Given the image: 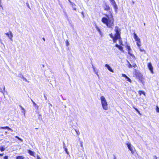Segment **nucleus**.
Masks as SVG:
<instances>
[{
	"label": "nucleus",
	"instance_id": "44",
	"mask_svg": "<svg viewBox=\"0 0 159 159\" xmlns=\"http://www.w3.org/2000/svg\"><path fill=\"white\" fill-rule=\"evenodd\" d=\"M110 1L112 2H114L115 1L114 0H110Z\"/></svg>",
	"mask_w": 159,
	"mask_h": 159
},
{
	"label": "nucleus",
	"instance_id": "38",
	"mask_svg": "<svg viewBox=\"0 0 159 159\" xmlns=\"http://www.w3.org/2000/svg\"><path fill=\"white\" fill-rule=\"evenodd\" d=\"M63 148H66V146L65 144L64 143V142L63 143Z\"/></svg>",
	"mask_w": 159,
	"mask_h": 159
},
{
	"label": "nucleus",
	"instance_id": "37",
	"mask_svg": "<svg viewBox=\"0 0 159 159\" xmlns=\"http://www.w3.org/2000/svg\"><path fill=\"white\" fill-rule=\"evenodd\" d=\"M132 67L135 68L136 67V65L135 64H133L132 65Z\"/></svg>",
	"mask_w": 159,
	"mask_h": 159
},
{
	"label": "nucleus",
	"instance_id": "13",
	"mask_svg": "<svg viewBox=\"0 0 159 159\" xmlns=\"http://www.w3.org/2000/svg\"><path fill=\"white\" fill-rule=\"evenodd\" d=\"M31 100L34 104V106L36 108V109H38L39 107L38 106V105L35 103V102L32 99H31Z\"/></svg>",
	"mask_w": 159,
	"mask_h": 159
},
{
	"label": "nucleus",
	"instance_id": "4",
	"mask_svg": "<svg viewBox=\"0 0 159 159\" xmlns=\"http://www.w3.org/2000/svg\"><path fill=\"white\" fill-rule=\"evenodd\" d=\"M126 145L129 149V150L131 152V153L133 154L134 151V147L129 142H127L126 143Z\"/></svg>",
	"mask_w": 159,
	"mask_h": 159
},
{
	"label": "nucleus",
	"instance_id": "47",
	"mask_svg": "<svg viewBox=\"0 0 159 159\" xmlns=\"http://www.w3.org/2000/svg\"><path fill=\"white\" fill-rule=\"evenodd\" d=\"M15 138L17 139H18L19 137L17 136H16Z\"/></svg>",
	"mask_w": 159,
	"mask_h": 159
},
{
	"label": "nucleus",
	"instance_id": "11",
	"mask_svg": "<svg viewBox=\"0 0 159 159\" xmlns=\"http://www.w3.org/2000/svg\"><path fill=\"white\" fill-rule=\"evenodd\" d=\"M0 129H8V130H10L11 131H12L13 130L11 129L10 128H9L8 126H6V127H1L0 128Z\"/></svg>",
	"mask_w": 159,
	"mask_h": 159
},
{
	"label": "nucleus",
	"instance_id": "23",
	"mask_svg": "<svg viewBox=\"0 0 159 159\" xmlns=\"http://www.w3.org/2000/svg\"><path fill=\"white\" fill-rule=\"evenodd\" d=\"M119 39V43L120 45H123L122 42V40L121 39V38L120 37V39Z\"/></svg>",
	"mask_w": 159,
	"mask_h": 159
},
{
	"label": "nucleus",
	"instance_id": "41",
	"mask_svg": "<svg viewBox=\"0 0 159 159\" xmlns=\"http://www.w3.org/2000/svg\"><path fill=\"white\" fill-rule=\"evenodd\" d=\"M1 0H0V7H1V9H3V7H2V5L1 4Z\"/></svg>",
	"mask_w": 159,
	"mask_h": 159
},
{
	"label": "nucleus",
	"instance_id": "5",
	"mask_svg": "<svg viewBox=\"0 0 159 159\" xmlns=\"http://www.w3.org/2000/svg\"><path fill=\"white\" fill-rule=\"evenodd\" d=\"M9 33H6L5 34L7 35L9 39L13 41L12 38L13 37V35L11 31L9 32Z\"/></svg>",
	"mask_w": 159,
	"mask_h": 159
},
{
	"label": "nucleus",
	"instance_id": "19",
	"mask_svg": "<svg viewBox=\"0 0 159 159\" xmlns=\"http://www.w3.org/2000/svg\"><path fill=\"white\" fill-rule=\"evenodd\" d=\"M0 150L1 152H3L5 150V148L3 147H1L0 148Z\"/></svg>",
	"mask_w": 159,
	"mask_h": 159
},
{
	"label": "nucleus",
	"instance_id": "49",
	"mask_svg": "<svg viewBox=\"0 0 159 159\" xmlns=\"http://www.w3.org/2000/svg\"><path fill=\"white\" fill-rule=\"evenodd\" d=\"M43 39L44 41H45V39L44 38H43Z\"/></svg>",
	"mask_w": 159,
	"mask_h": 159
},
{
	"label": "nucleus",
	"instance_id": "51",
	"mask_svg": "<svg viewBox=\"0 0 159 159\" xmlns=\"http://www.w3.org/2000/svg\"><path fill=\"white\" fill-rule=\"evenodd\" d=\"M5 134H6L7 133V132L6 131V132H5Z\"/></svg>",
	"mask_w": 159,
	"mask_h": 159
},
{
	"label": "nucleus",
	"instance_id": "10",
	"mask_svg": "<svg viewBox=\"0 0 159 159\" xmlns=\"http://www.w3.org/2000/svg\"><path fill=\"white\" fill-rule=\"evenodd\" d=\"M105 66L106 67L108 70L111 72H113V70L111 68V67L108 64H106L105 65Z\"/></svg>",
	"mask_w": 159,
	"mask_h": 159
},
{
	"label": "nucleus",
	"instance_id": "40",
	"mask_svg": "<svg viewBox=\"0 0 159 159\" xmlns=\"http://www.w3.org/2000/svg\"><path fill=\"white\" fill-rule=\"evenodd\" d=\"M8 157L7 156H5L4 157V159H8Z\"/></svg>",
	"mask_w": 159,
	"mask_h": 159
},
{
	"label": "nucleus",
	"instance_id": "43",
	"mask_svg": "<svg viewBox=\"0 0 159 159\" xmlns=\"http://www.w3.org/2000/svg\"><path fill=\"white\" fill-rule=\"evenodd\" d=\"M44 98L45 99V100H47V98L46 97V96L45 95H44Z\"/></svg>",
	"mask_w": 159,
	"mask_h": 159
},
{
	"label": "nucleus",
	"instance_id": "25",
	"mask_svg": "<svg viewBox=\"0 0 159 159\" xmlns=\"http://www.w3.org/2000/svg\"><path fill=\"white\" fill-rule=\"evenodd\" d=\"M133 108L135 110L138 112V114H140V115H141V113H140L139 111V110L137 109L136 108H135V107H134Z\"/></svg>",
	"mask_w": 159,
	"mask_h": 159
},
{
	"label": "nucleus",
	"instance_id": "18",
	"mask_svg": "<svg viewBox=\"0 0 159 159\" xmlns=\"http://www.w3.org/2000/svg\"><path fill=\"white\" fill-rule=\"evenodd\" d=\"M139 93L141 95L142 94H143L144 95H145V92L143 91H139Z\"/></svg>",
	"mask_w": 159,
	"mask_h": 159
},
{
	"label": "nucleus",
	"instance_id": "8",
	"mask_svg": "<svg viewBox=\"0 0 159 159\" xmlns=\"http://www.w3.org/2000/svg\"><path fill=\"white\" fill-rule=\"evenodd\" d=\"M122 76L123 77H125V79H126V80L128 81H129L130 83H131L132 81L131 79L129 78L128 76H127L125 74H122Z\"/></svg>",
	"mask_w": 159,
	"mask_h": 159
},
{
	"label": "nucleus",
	"instance_id": "45",
	"mask_svg": "<svg viewBox=\"0 0 159 159\" xmlns=\"http://www.w3.org/2000/svg\"><path fill=\"white\" fill-rule=\"evenodd\" d=\"M37 159H40V157L38 155L37 156Z\"/></svg>",
	"mask_w": 159,
	"mask_h": 159
},
{
	"label": "nucleus",
	"instance_id": "2",
	"mask_svg": "<svg viewBox=\"0 0 159 159\" xmlns=\"http://www.w3.org/2000/svg\"><path fill=\"white\" fill-rule=\"evenodd\" d=\"M116 33L115 35L114 38L113 39V42H116V41L118 39H120V30L117 26H116L114 30Z\"/></svg>",
	"mask_w": 159,
	"mask_h": 159
},
{
	"label": "nucleus",
	"instance_id": "22",
	"mask_svg": "<svg viewBox=\"0 0 159 159\" xmlns=\"http://www.w3.org/2000/svg\"><path fill=\"white\" fill-rule=\"evenodd\" d=\"M83 142H82V141H81L80 142V144L81 147L82 148L81 149H84L83 146Z\"/></svg>",
	"mask_w": 159,
	"mask_h": 159
},
{
	"label": "nucleus",
	"instance_id": "31",
	"mask_svg": "<svg viewBox=\"0 0 159 159\" xmlns=\"http://www.w3.org/2000/svg\"><path fill=\"white\" fill-rule=\"evenodd\" d=\"M128 53L130 55H131V56H132V57H133L134 58H135V57L134 56V55H133V54H131V53H130V52L129 51H128Z\"/></svg>",
	"mask_w": 159,
	"mask_h": 159
},
{
	"label": "nucleus",
	"instance_id": "3",
	"mask_svg": "<svg viewBox=\"0 0 159 159\" xmlns=\"http://www.w3.org/2000/svg\"><path fill=\"white\" fill-rule=\"evenodd\" d=\"M101 103L102 107L103 109L107 110L108 109V104L105 98L103 96H102L100 97Z\"/></svg>",
	"mask_w": 159,
	"mask_h": 159
},
{
	"label": "nucleus",
	"instance_id": "52",
	"mask_svg": "<svg viewBox=\"0 0 159 159\" xmlns=\"http://www.w3.org/2000/svg\"><path fill=\"white\" fill-rule=\"evenodd\" d=\"M5 87L4 86V87L3 88V89H4V90H5Z\"/></svg>",
	"mask_w": 159,
	"mask_h": 159
},
{
	"label": "nucleus",
	"instance_id": "29",
	"mask_svg": "<svg viewBox=\"0 0 159 159\" xmlns=\"http://www.w3.org/2000/svg\"><path fill=\"white\" fill-rule=\"evenodd\" d=\"M126 48H127V49H128V51H129L130 50V49H131V48H130V46H129L128 45L127 46Z\"/></svg>",
	"mask_w": 159,
	"mask_h": 159
},
{
	"label": "nucleus",
	"instance_id": "48",
	"mask_svg": "<svg viewBox=\"0 0 159 159\" xmlns=\"http://www.w3.org/2000/svg\"><path fill=\"white\" fill-rule=\"evenodd\" d=\"M114 159H116V157L115 155H114Z\"/></svg>",
	"mask_w": 159,
	"mask_h": 159
},
{
	"label": "nucleus",
	"instance_id": "12",
	"mask_svg": "<svg viewBox=\"0 0 159 159\" xmlns=\"http://www.w3.org/2000/svg\"><path fill=\"white\" fill-rule=\"evenodd\" d=\"M116 47L118 48L119 50L121 51H123V48L122 47L119 46L117 44L116 45Z\"/></svg>",
	"mask_w": 159,
	"mask_h": 159
},
{
	"label": "nucleus",
	"instance_id": "26",
	"mask_svg": "<svg viewBox=\"0 0 159 159\" xmlns=\"http://www.w3.org/2000/svg\"><path fill=\"white\" fill-rule=\"evenodd\" d=\"M64 148V150L66 151V153H67V154H68V155H69V153L68 152L67 148Z\"/></svg>",
	"mask_w": 159,
	"mask_h": 159
},
{
	"label": "nucleus",
	"instance_id": "16",
	"mask_svg": "<svg viewBox=\"0 0 159 159\" xmlns=\"http://www.w3.org/2000/svg\"><path fill=\"white\" fill-rule=\"evenodd\" d=\"M112 3V4L113 6V7H114V9L115 10H116L117 9V5H116L115 2H113Z\"/></svg>",
	"mask_w": 159,
	"mask_h": 159
},
{
	"label": "nucleus",
	"instance_id": "15",
	"mask_svg": "<svg viewBox=\"0 0 159 159\" xmlns=\"http://www.w3.org/2000/svg\"><path fill=\"white\" fill-rule=\"evenodd\" d=\"M20 107L21 109V110H22V112L24 114L25 116V110L24 109V108L23 107H22L20 105Z\"/></svg>",
	"mask_w": 159,
	"mask_h": 159
},
{
	"label": "nucleus",
	"instance_id": "42",
	"mask_svg": "<svg viewBox=\"0 0 159 159\" xmlns=\"http://www.w3.org/2000/svg\"><path fill=\"white\" fill-rule=\"evenodd\" d=\"M18 139H19V140H20V141L21 142L23 141V140L22 139H21V138H19Z\"/></svg>",
	"mask_w": 159,
	"mask_h": 159
},
{
	"label": "nucleus",
	"instance_id": "1",
	"mask_svg": "<svg viewBox=\"0 0 159 159\" xmlns=\"http://www.w3.org/2000/svg\"><path fill=\"white\" fill-rule=\"evenodd\" d=\"M102 21L103 23L106 24L108 28H113V27L114 26V20L111 14L108 16V19L105 17L102 18Z\"/></svg>",
	"mask_w": 159,
	"mask_h": 159
},
{
	"label": "nucleus",
	"instance_id": "54",
	"mask_svg": "<svg viewBox=\"0 0 159 159\" xmlns=\"http://www.w3.org/2000/svg\"><path fill=\"white\" fill-rule=\"evenodd\" d=\"M145 25V23H144V25Z\"/></svg>",
	"mask_w": 159,
	"mask_h": 159
},
{
	"label": "nucleus",
	"instance_id": "55",
	"mask_svg": "<svg viewBox=\"0 0 159 159\" xmlns=\"http://www.w3.org/2000/svg\"><path fill=\"white\" fill-rule=\"evenodd\" d=\"M1 39H0V41H1Z\"/></svg>",
	"mask_w": 159,
	"mask_h": 159
},
{
	"label": "nucleus",
	"instance_id": "24",
	"mask_svg": "<svg viewBox=\"0 0 159 159\" xmlns=\"http://www.w3.org/2000/svg\"><path fill=\"white\" fill-rule=\"evenodd\" d=\"M75 131L78 135L80 134V132L79 130L75 129Z\"/></svg>",
	"mask_w": 159,
	"mask_h": 159
},
{
	"label": "nucleus",
	"instance_id": "32",
	"mask_svg": "<svg viewBox=\"0 0 159 159\" xmlns=\"http://www.w3.org/2000/svg\"><path fill=\"white\" fill-rule=\"evenodd\" d=\"M139 49H140V51H141V52H145V51L143 49H142L141 48H139Z\"/></svg>",
	"mask_w": 159,
	"mask_h": 159
},
{
	"label": "nucleus",
	"instance_id": "20",
	"mask_svg": "<svg viewBox=\"0 0 159 159\" xmlns=\"http://www.w3.org/2000/svg\"><path fill=\"white\" fill-rule=\"evenodd\" d=\"M96 29H97V30H98V31L100 34L101 35V31L100 29H99V28L97 27H96Z\"/></svg>",
	"mask_w": 159,
	"mask_h": 159
},
{
	"label": "nucleus",
	"instance_id": "28",
	"mask_svg": "<svg viewBox=\"0 0 159 159\" xmlns=\"http://www.w3.org/2000/svg\"><path fill=\"white\" fill-rule=\"evenodd\" d=\"M23 80L25 81V82H28V83H29L30 82L28 81L24 77V78H23Z\"/></svg>",
	"mask_w": 159,
	"mask_h": 159
},
{
	"label": "nucleus",
	"instance_id": "17",
	"mask_svg": "<svg viewBox=\"0 0 159 159\" xmlns=\"http://www.w3.org/2000/svg\"><path fill=\"white\" fill-rule=\"evenodd\" d=\"M29 153L30 154L31 156H34V152L31 151V150H29L28 151Z\"/></svg>",
	"mask_w": 159,
	"mask_h": 159
},
{
	"label": "nucleus",
	"instance_id": "33",
	"mask_svg": "<svg viewBox=\"0 0 159 159\" xmlns=\"http://www.w3.org/2000/svg\"><path fill=\"white\" fill-rule=\"evenodd\" d=\"M156 111L157 112H159V108L157 106Z\"/></svg>",
	"mask_w": 159,
	"mask_h": 159
},
{
	"label": "nucleus",
	"instance_id": "14",
	"mask_svg": "<svg viewBox=\"0 0 159 159\" xmlns=\"http://www.w3.org/2000/svg\"><path fill=\"white\" fill-rule=\"evenodd\" d=\"M16 159H24L25 157L21 156H17L16 157Z\"/></svg>",
	"mask_w": 159,
	"mask_h": 159
},
{
	"label": "nucleus",
	"instance_id": "27",
	"mask_svg": "<svg viewBox=\"0 0 159 159\" xmlns=\"http://www.w3.org/2000/svg\"><path fill=\"white\" fill-rule=\"evenodd\" d=\"M140 43V42L139 43V42H137V45L138 46V47H139V48L140 47V46H141Z\"/></svg>",
	"mask_w": 159,
	"mask_h": 159
},
{
	"label": "nucleus",
	"instance_id": "50",
	"mask_svg": "<svg viewBox=\"0 0 159 159\" xmlns=\"http://www.w3.org/2000/svg\"><path fill=\"white\" fill-rule=\"evenodd\" d=\"M3 155V154H0V156H2Z\"/></svg>",
	"mask_w": 159,
	"mask_h": 159
},
{
	"label": "nucleus",
	"instance_id": "9",
	"mask_svg": "<svg viewBox=\"0 0 159 159\" xmlns=\"http://www.w3.org/2000/svg\"><path fill=\"white\" fill-rule=\"evenodd\" d=\"M134 39H135V40L137 41V42H140V40L139 38L138 37V36H137V35L135 34V33L134 34Z\"/></svg>",
	"mask_w": 159,
	"mask_h": 159
},
{
	"label": "nucleus",
	"instance_id": "39",
	"mask_svg": "<svg viewBox=\"0 0 159 159\" xmlns=\"http://www.w3.org/2000/svg\"><path fill=\"white\" fill-rule=\"evenodd\" d=\"M0 92H1L2 93H3V90L1 88H0Z\"/></svg>",
	"mask_w": 159,
	"mask_h": 159
},
{
	"label": "nucleus",
	"instance_id": "7",
	"mask_svg": "<svg viewBox=\"0 0 159 159\" xmlns=\"http://www.w3.org/2000/svg\"><path fill=\"white\" fill-rule=\"evenodd\" d=\"M148 67L149 69V70L151 71V72L152 73H153V67L152 66V64L151 63H149L148 64Z\"/></svg>",
	"mask_w": 159,
	"mask_h": 159
},
{
	"label": "nucleus",
	"instance_id": "35",
	"mask_svg": "<svg viewBox=\"0 0 159 159\" xmlns=\"http://www.w3.org/2000/svg\"><path fill=\"white\" fill-rule=\"evenodd\" d=\"M110 37L112 38V39H113V38H114V37L113 35H112V34H110Z\"/></svg>",
	"mask_w": 159,
	"mask_h": 159
},
{
	"label": "nucleus",
	"instance_id": "53",
	"mask_svg": "<svg viewBox=\"0 0 159 159\" xmlns=\"http://www.w3.org/2000/svg\"><path fill=\"white\" fill-rule=\"evenodd\" d=\"M74 10H76V9H75V8H74Z\"/></svg>",
	"mask_w": 159,
	"mask_h": 159
},
{
	"label": "nucleus",
	"instance_id": "6",
	"mask_svg": "<svg viewBox=\"0 0 159 159\" xmlns=\"http://www.w3.org/2000/svg\"><path fill=\"white\" fill-rule=\"evenodd\" d=\"M91 64L93 71H94V73L96 74L97 76L99 77V75L98 74V70H97V68L96 67L94 66L93 65L92 63H91Z\"/></svg>",
	"mask_w": 159,
	"mask_h": 159
},
{
	"label": "nucleus",
	"instance_id": "34",
	"mask_svg": "<svg viewBox=\"0 0 159 159\" xmlns=\"http://www.w3.org/2000/svg\"><path fill=\"white\" fill-rule=\"evenodd\" d=\"M66 44L67 46H68L69 45V43L68 40L66 41Z\"/></svg>",
	"mask_w": 159,
	"mask_h": 159
},
{
	"label": "nucleus",
	"instance_id": "21",
	"mask_svg": "<svg viewBox=\"0 0 159 159\" xmlns=\"http://www.w3.org/2000/svg\"><path fill=\"white\" fill-rule=\"evenodd\" d=\"M127 62L128 63V67L129 68H131L132 67V65L130 63L127 61Z\"/></svg>",
	"mask_w": 159,
	"mask_h": 159
},
{
	"label": "nucleus",
	"instance_id": "36",
	"mask_svg": "<svg viewBox=\"0 0 159 159\" xmlns=\"http://www.w3.org/2000/svg\"><path fill=\"white\" fill-rule=\"evenodd\" d=\"M157 158L156 156H153V159H157Z\"/></svg>",
	"mask_w": 159,
	"mask_h": 159
},
{
	"label": "nucleus",
	"instance_id": "30",
	"mask_svg": "<svg viewBox=\"0 0 159 159\" xmlns=\"http://www.w3.org/2000/svg\"><path fill=\"white\" fill-rule=\"evenodd\" d=\"M19 77L23 79V78L24 77L21 74H19L18 75Z\"/></svg>",
	"mask_w": 159,
	"mask_h": 159
},
{
	"label": "nucleus",
	"instance_id": "46",
	"mask_svg": "<svg viewBox=\"0 0 159 159\" xmlns=\"http://www.w3.org/2000/svg\"><path fill=\"white\" fill-rule=\"evenodd\" d=\"M81 14L82 15H83V17H84V13H83V12H81Z\"/></svg>",
	"mask_w": 159,
	"mask_h": 159
}]
</instances>
